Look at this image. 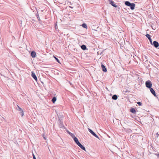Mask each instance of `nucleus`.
I'll return each mask as SVG.
<instances>
[{
  "mask_svg": "<svg viewBox=\"0 0 159 159\" xmlns=\"http://www.w3.org/2000/svg\"><path fill=\"white\" fill-rule=\"evenodd\" d=\"M125 4L126 5L129 7L130 9L132 10L134 9L135 5L134 3H130L128 1H126L125 2Z\"/></svg>",
  "mask_w": 159,
  "mask_h": 159,
  "instance_id": "1",
  "label": "nucleus"
},
{
  "mask_svg": "<svg viewBox=\"0 0 159 159\" xmlns=\"http://www.w3.org/2000/svg\"><path fill=\"white\" fill-rule=\"evenodd\" d=\"M146 86L148 88H150L152 85V84L151 81L150 80H148L146 82Z\"/></svg>",
  "mask_w": 159,
  "mask_h": 159,
  "instance_id": "2",
  "label": "nucleus"
},
{
  "mask_svg": "<svg viewBox=\"0 0 159 159\" xmlns=\"http://www.w3.org/2000/svg\"><path fill=\"white\" fill-rule=\"evenodd\" d=\"M88 130L89 131L93 136L98 138H99L98 135L96 134H95V133H94L91 129H88Z\"/></svg>",
  "mask_w": 159,
  "mask_h": 159,
  "instance_id": "3",
  "label": "nucleus"
},
{
  "mask_svg": "<svg viewBox=\"0 0 159 159\" xmlns=\"http://www.w3.org/2000/svg\"><path fill=\"white\" fill-rule=\"evenodd\" d=\"M31 76L35 80L37 81V78L34 72L32 71L31 72Z\"/></svg>",
  "mask_w": 159,
  "mask_h": 159,
  "instance_id": "4",
  "label": "nucleus"
},
{
  "mask_svg": "<svg viewBox=\"0 0 159 159\" xmlns=\"http://www.w3.org/2000/svg\"><path fill=\"white\" fill-rule=\"evenodd\" d=\"M77 145L79 146L82 149L86 151L85 148L80 142L77 143Z\"/></svg>",
  "mask_w": 159,
  "mask_h": 159,
  "instance_id": "5",
  "label": "nucleus"
},
{
  "mask_svg": "<svg viewBox=\"0 0 159 159\" xmlns=\"http://www.w3.org/2000/svg\"><path fill=\"white\" fill-rule=\"evenodd\" d=\"M110 3L111 5L113 6V7H117V5L115 4V3L113 1H110Z\"/></svg>",
  "mask_w": 159,
  "mask_h": 159,
  "instance_id": "6",
  "label": "nucleus"
},
{
  "mask_svg": "<svg viewBox=\"0 0 159 159\" xmlns=\"http://www.w3.org/2000/svg\"><path fill=\"white\" fill-rule=\"evenodd\" d=\"M101 67L102 68V71L104 72H106L107 71V70L105 67V66L103 64H101Z\"/></svg>",
  "mask_w": 159,
  "mask_h": 159,
  "instance_id": "7",
  "label": "nucleus"
},
{
  "mask_svg": "<svg viewBox=\"0 0 159 159\" xmlns=\"http://www.w3.org/2000/svg\"><path fill=\"white\" fill-rule=\"evenodd\" d=\"M153 45L156 48H157L159 46L158 43L156 41H154L153 42Z\"/></svg>",
  "mask_w": 159,
  "mask_h": 159,
  "instance_id": "8",
  "label": "nucleus"
},
{
  "mask_svg": "<svg viewBox=\"0 0 159 159\" xmlns=\"http://www.w3.org/2000/svg\"><path fill=\"white\" fill-rule=\"evenodd\" d=\"M36 53L34 51H32L31 52V56L33 58H34L36 57Z\"/></svg>",
  "mask_w": 159,
  "mask_h": 159,
  "instance_id": "9",
  "label": "nucleus"
},
{
  "mask_svg": "<svg viewBox=\"0 0 159 159\" xmlns=\"http://www.w3.org/2000/svg\"><path fill=\"white\" fill-rule=\"evenodd\" d=\"M150 91H151V93L154 95V96H155L156 95V94H155V92L154 91V89L151 88H150Z\"/></svg>",
  "mask_w": 159,
  "mask_h": 159,
  "instance_id": "10",
  "label": "nucleus"
},
{
  "mask_svg": "<svg viewBox=\"0 0 159 159\" xmlns=\"http://www.w3.org/2000/svg\"><path fill=\"white\" fill-rule=\"evenodd\" d=\"M156 140L158 141H159V132L157 133L156 134Z\"/></svg>",
  "mask_w": 159,
  "mask_h": 159,
  "instance_id": "11",
  "label": "nucleus"
},
{
  "mask_svg": "<svg viewBox=\"0 0 159 159\" xmlns=\"http://www.w3.org/2000/svg\"><path fill=\"white\" fill-rule=\"evenodd\" d=\"M130 111L133 113H136V110L134 108H132L130 110Z\"/></svg>",
  "mask_w": 159,
  "mask_h": 159,
  "instance_id": "12",
  "label": "nucleus"
},
{
  "mask_svg": "<svg viewBox=\"0 0 159 159\" xmlns=\"http://www.w3.org/2000/svg\"><path fill=\"white\" fill-rule=\"evenodd\" d=\"M118 98L117 96L116 95H113L112 97V98L114 100H116Z\"/></svg>",
  "mask_w": 159,
  "mask_h": 159,
  "instance_id": "13",
  "label": "nucleus"
},
{
  "mask_svg": "<svg viewBox=\"0 0 159 159\" xmlns=\"http://www.w3.org/2000/svg\"><path fill=\"white\" fill-rule=\"evenodd\" d=\"M73 139L75 143L77 144V143H79L78 139L76 137L74 139Z\"/></svg>",
  "mask_w": 159,
  "mask_h": 159,
  "instance_id": "14",
  "label": "nucleus"
},
{
  "mask_svg": "<svg viewBox=\"0 0 159 159\" xmlns=\"http://www.w3.org/2000/svg\"><path fill=\"white\" fill-rule=\"evenodd\" d=\"M81 48L84 50H85L86 49V47L85 45H83L81 46Z\"/></svg>",
  "mask_w": 159,
  "mask_h": 159,
  "instance_id": "15",
  "label": "nucleus"
},
{
  "mask_svg": "<svg viewBox=\"0 0 159 159\" xmlns=\"http://www.w3.org/2000/svg\"><path fill=\"white\" fill-rule=\"evenodd\" d=\"M82 26L84 28L87 29V26L86 24L85 23H83L82 25Z\"/></svg>",
  "mask_w": 159,
  "mask_h": 159,
  "instance_id": "16",
  "label": "nucleus"
},
{
  "mask_svg": "<svg viewBox=\"0 0 159 159\" xmlns=\"http://www.w3.org/2000/svg\"><path fill=\"white\" fill-rule=\"evenodd\" d=\"M56 100V98L55 97H54L52 98V101L53 103H55Z\"/></svg>",
  "mask_w": 159,
  "mask_h": 159,
  "instance_id": "17",
  "label": "nucleus"
},
{
  "mask_svg": "<svg viewBox=\"0 0 159 159\" xmlns=\"http://www.w3.org/2000/svg\"><path fill=\"white\" fill-rule=\"evenodd\" d=\"M53 57L59 63H60V64L61 63L59 60L56 57L54 56H53Z\"/></svg>",
  "mask_w": 159,
  "mask_h": 159,
  "instance_id": "18",
  "label": "nucleus"
},
{
  "mask_svg": "<svg viewBox=\"0 0 159 159\" xmlns=\"http://www.w3.org/2000/svg\"><path fill=\"white\" fill-rule=\"evenodd\" d=\"M70 136L72 137L74 139L75 138H76L75 135L72 134V133H70Z\"/></svg>",
  "mask_w": 159,
  "mask_h": 159,
  "instance_id": "19",
  "label": "nucleus"
},
{
  "mask_svg": "<svg viewBox=\"0 0 159 159\" xmlns=\"http://www.w3.org/2000/svg\"><path fill=\"white\" fill-rule=\"evenodd\" d=\"M146 36L148 39H149L151 38L150 37V35L149 34H147L146 35Z\"/></svg>",
  "mask_w": 159,
  "mask_h": 159,
  "instance_id": "20",
  "label": "nucleus"
},
{
  "mask_svg": "<svg viewBox=\"0 0 159 159\" xmlns=\"http://www.w3.org/2000/svg\"><path fill=\"white\" fill-rule=\"evenodd\" d=\"M17 107H18L19 109V111H21V112L22 111H23L22 110V109L20 107L18 106H17Z\"/></svg>",
  "mask_w": 159,
  "mask_h": 159,
  "instance_id": "21",
  "label": "nucleus"
},
{
  "mask_svg": "<svg viewBox=\"0 0 159 159\" xmlns=\"http://www.w3.org/2000/svg\"><path fill=\"white\" fill-rule=\"evenodd\" d=\"M137 103L140 106L142 105V103L140 102H137Z\"/></svg>",
  "mask_w": 159,
  "mask_h": 159,
  "instance_id": "22",
  "label": "nucleus"
},
{
  "mask_svg": "<svg viewBox=\"0 0 159 159\" xmlns=\"http://www.w3.org/2000/svg\"><path fill=\"white\" fill-rule=\"evenodd\" d=\"M33 157L34 159H36V158L34 154H33Z\"/></svg>",
  "mask_w": 159,
  "mask_h": 159,
  "instance_id": "23",
  "label": "nucleus"
},
{
  "mask_svg": "<svg viewBox=\"0 0 159 159\" xmlns=\"http://www.w3.org/2000/svg\"><path fill=\"white\" fill-rule=\"evenodd\" d=\"M21 115L22 116H23L24 115V112H23V111H22L21 112Z\"/></svg>",
  "mask_w": 159,
  "mask_h": 159,
  "instance_id": "24",
  "label": "nucleus"
},
{
  "mask_svg": "<svg viewBox=\"0 0 159 159\" xmlns=\"http://www.w3.org/2000/svg\"><path fill=\"white\" fill-rule=\"evenodd\" d=\"M150 42L152 44V40L151 39V38L150 39H149Z\"/></svg>",
  "mask_w": 159,
  "mask_h": 159,
  "instance_id": "25",
  "label": "nucleus"
},
{
  "mask_svg": "<svg viewBox=\"0 0 159 159\" xmlns=\"http://www.w3.org/2000/svg\"><path fill=\"white\" fill-rule=\"evenodd\" d=\"M69 133L70 135V133H70V132H69Z\"/></svg>",
  "mask_w": 159,
  "mask_h": 159,
  "instance_id": "26",
  "label": "nucleus"
},
{
  "mask_svg": "<svg viewBox=\"0 0 159 159\" xmlns=\"http://www.w3.org/2000/svg\"><path fill=\"white\" fill-rule=\"evenodd\" d=\"M157 155V156H159V154H158Z\"/></svg>",
  "mask_w": 159,
  "mask_h": 159,
  "instance_id": "27",
  "label": "nucleus"
},
{
  "mask_svg": "<svg viewBox=\"0 0 159 159\" xmlns=\"http://www.w3.org/2000/svg\"><path fill=\"white\" fill-rule=\"evenodd\" d=\"M44 138L45 139H45V137H44Z\"/></svg>",
  "mask_w": 159,
  "mask_h": 159,
  "instance_id": "28",
  "label": "nucleus"
}]
</instances>
